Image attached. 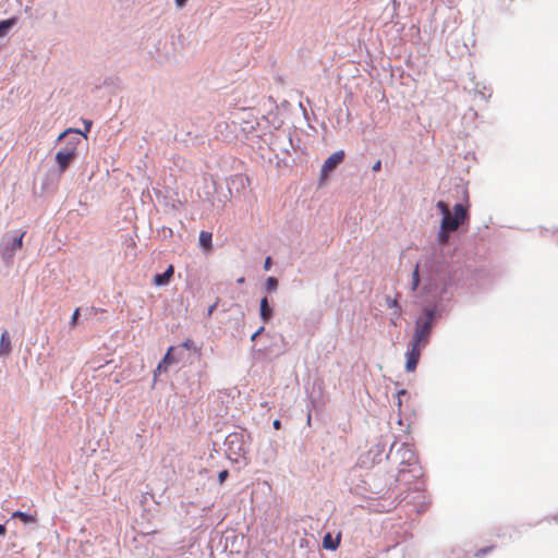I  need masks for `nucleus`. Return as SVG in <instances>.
Listing matches in <instances>:
<instances>
[{
	"mask_svg": "<svg viewBox=\"0 0 558 558\" xmlns=\"http://www.w3.org/2000/svg\"><path fill=\"white\" fill-rule=\"evenodd\" d=\"M436 207L442 216L437 240L444 245L449 241V233L457 231L461 225L469 220V205L456 204L453 213H451L449 204L444 201H438Z\"/></svg>",
	"mask_w": 558,
	"mask_h": 558,
	"instance_id": "nucleus-1",
	"label": "nucleus"
},
{
	"mask_svg": "<svg viewBox=\"0 0 558 558\" xmlns=\"http://www.w3.org/2000/svg\"><path fill=\"white\" fill-rule=\"evenodd\" d=\"M435 308H426L415 322V329L411 342L426 347L433 330Z\"/></svg>",
	"mask_w": 558,
	"mask_h": 558,
	"instance_id": "nucleus-2",
	"label": "nucleus"
},
{
	"mask_svg": "<svg viewBox=\"0 0 558 558\" xmlns=\"http://www.w3.org/2000/svg\"><path fill=\"white\" fill-rule=\"evenodd\" d=\"M25 233V231H21L19 234H15L11 240L8 236L3 238L2 243L0 245V253L3 259H12L15 252L22 248L23 238Z\"/></svg>",
	"mask_w": 558,
	"mask_h": 558,
	"instance_id": "nucleus-3",
	"label": "nucleus"
},
{
	"mask_svg": "<svg viewBox=\"0 0 558 558\" xmlns=\"http://www.w3.org/2000/svg\"><path fill=\"white\" fill-rule=\"evenodd\" d=\"M425 347L423 345H420V344H416L414 342H409V348H408V351H407V363H405V369L408 372H414L417 364H418V361H420V357H421V354H422V350L424 349Z\"/></svg>",
	"mask_w": 558,
	"mask_h": 558,
	"instance_id": "nucleus-4",
	"label": "nucleus"
},
{
	"mask_svg": "<svg viewBox=\"0 0 558 558\" xmlns=\"http://www.w3.org/2000/svg\"><path fill=\"white\" fill-rule=\"evenodd\" d=\"M75 156L76 153L74 146L65 147L64 149H61L56 154V161L61 172H64L66 170V168L73 161Z\"/></svg>",
	"mask_w": 558,
	"mask_h": 558,
	"instance_id": "nucleus-5",
	"label": "nucleus"
},
{
	"mask_svg": "<svg viewBox=\"0 0 558 558\" xmlns=\"http://www.w3.org/2000/svg\"><path fill=\"white\" fill-rule=\"evenodd\" d=\"M344 158V151L339 150L330 155L324 162L322 167V177H327L331 171H333L340 162H342Z\"/></svg>",
	"mask_w": 558,
	"mask_h": 558,
	"instance_id": "nucleus-6",
	"label": "nucleus"
},
{
	"mask_svg": "<svg viewBox=\"0 0 558 558\" xmlns=\"http://www.w3.org/2000/svg\"><path fill=\"white\" fill-rule=\"evenodd\" d=\"M174 274V267L172 265H169V267L166 269L163 274H156L153 278V282L157 287L167 286L169 284L171 278Z\"/></svg>",
	"mask_w": 558,
	"mask_h": 558,
	"instance_id": "nucleus-7",
	"label": "nucleus"
},
{
	"mask_svg": "<svg viewBox=\"0 0 558 558\" xmlns=\"http://www.w3.org/2000/svg\"><path fill=\"white\" fill-rule=\"evenodd\" d=\"M341 541V533H338L336 536H332L330 533H327L323 538V547L328 550H336Z\"/></svg>",
	"mask_w": 558,
	"mask_h": 558,
	"instance_id": "nucleus-8",
	"label": "nucleus"
},
{
	"mask_svg": "<svg viewBox=\"0 0 558 558\" xmlns=\"http://www.w3.org/2000/svg\"><path fill=\"white\" fill-rule=\"evenodd\" d=\"M174 350L173 347H170L163 356V359L159 362L156 371H155V377L157 376V373L167 372L168 366L173 364L175 360L172 357L171 353Z\"/></svg>",
	"mask_w": 558,
	"mask_h": 558,
	"instance_id": "nucleus-9",
	"label": "nucleus"
},
{
	"mask_svg": "<svg viewBox=\"0 0 558 558\" xmlns=\"http://www.w3.org/2000/svg\"><path fill=\"white\" fill-rule=\"evenodd\" d=\"M12 352L11 340L8 330H4L0 337V355L8 356Z\"/></svg>",
	"mask_w": 558,
	"mask_h": 558,
	"instance_id": "nucleus-10",
	"label": "nucleus"
},
{
	"mask_svg": "<svg viewBox=\"0 0 558 558\" xmlns=\"http://www.w3.org/2000/svg\"><path fill=\"white\" fill-rule=\"evenodd\" d=\"M260 318L264 323H267L272 317V308L268 304L267 298H263L260 301Z\"/></svg>",
	"mask_w": 558,
	"mask_h": 558,
	"instance_id": "nucleus-11",
	"label": "nucleus"
},
{
	"mask_svg": "<svg viewBox=\"0 0 558 558\" xmlns=\"http://www.w3.org/2000/svg\"><path fill=\"white\" fill-rule=\"evenodd\" d=\"M16 17L0 21V38L4 37L8 32L16 24Z\"/></svg>",
	"mask_w": 558,
	"mask_h": 558,
	"instance_id": "nucleus-12",
	"label": "nucleus"
},
{
	"mask_svg": "<svg viewBox=\"0 0 558 558\" xmlns=\"http://www.w3.org/2000/svg\"><path fill=\"white\" fill-rule=\"evenodd\" d=\"M211 238H213V234L208 231H201L199 233V245L205 250V251H210L211 250Z\"/></svg>",
	"mask_w": 558,
	"mask_h": 558,
	"instance_id": "nucleus-13",
	"label": "nucleus"
},
{
	"mask_svg": "<svg viewBox=\"0 0 558 558\" xmlns=\"http://www.w3.org/2000/svg\"><path fill=\"white\" fill-rule=\"evenodd\" d=\"M12 517L20 519L24 523H33V522L36 521V517L35 515H32V514H28V513H25V512H22V511H15L12 514Z\"/></svg>",
	"mask_w": 558,
	"mask_h": 558,
	"instance_id": "nucleus-14",
	"label": "nucleus"
},
{
	"mask_svg": "<svg viewBox=\"0 0 558 558\" xmlns=\"http://www.w3.org/2000/svg\"><path fill=\"white\" fill-rule=\"evenodd\" d=\"M420 286V265L416 264L412 274L411 289L416 291Z\"/></svg>",
	"mask_w": 558,
	"mask_h": 558,
	"instance_id": "nucleus-15",
	"label": "nucleus"
},
{
	"mask_svg": "<svg viewBox=\"0 0 558 558\" xmlns=\"http://www.w3.org/2000/svg\"><path fill=\"white\" fill-rule=\"evenodd\" d=\"M387 306L389 308H393L395 310L396 318L400 317V315H401V306H400V304H399L397 299L387 298Z\"/></svg>",
	"mask_w": 558,
	"mask_h": 558,
	"instance_id": "nucleus-16",
	"label": "nucleus"
},
{
	"mask_svg": "<svg viewBox=\"0 0 558 558\" xmlns=\"http://www.w3.org/2000/svg\"><path fill=\"white\" fill-rule=\"evenodd\" d=\"M278 288V280L277 278L275 277H268L266 279V289L269 291V292H272V291H276Z\"/></svg>",
	"mask_w": 558,
	"mask_h": 558,
	"instance_id": "nucleus-17",
	"label": "nucleus"
},
{
	"mask_svg": "<svg viewBox=\"0 0 558 558\" xmlns=\"http://www.w3.org/2000/svg\"><path fill=\"white\" fill-rule=\"evenodd\" d=\"M78 316H80V308L77 307L74 310L72 317H71V322H70L71 328L76 326Z\"/></svg>",
	"mask_w": 558,
	"mask_h": 558,
	"instance_id": "nucleus-18",
	"label": "nucleus"
},
{
	"mask_svg": "<svg viewBox=\"0 0 558 558\" xmlns=\"http://www.w3.org/2000/svg\"><path fill=\"white\" fill-rule=\"evenodd\" d=\"M229 476V472L228 470H222L219 474H218V481H219V484H223L225 481L228 478Z\"/></svg>",
	"mask_w": 558,
	"mask_h": 558,
	"instance_id": "nucleus-19",
	"label": "nucleus"
},
{
	"mask_svg": "<svg viewBox=\"0 0 558 558\" xmlns=\"http://www.w3.org/2000/svg\"><path fill=\"white\" fill-rule=\"evenodd\" d=\"M70 132H75V133H80L82 134L84 137H87V135L85 133H82L80 130H72V129H69L66 131H64L63 133H61V135L59 136V140L63 138L68 133Z\"/></svg>",
	"mask_w": 558,
	"mask_h": 558,
	"instance_id": "nucleus-20",
	"label": "nucleus"
},
{
	"mask_svg": "<svg viewBox=\"0 0 558 558\" xmlns=\"http://www.w3.org/2000/svg\"><path fill=\"white\" fill-rule=\"evenodd\" d=\"M492 549H493V547H485V548H481V549H478V550L475 553V556H476V557L483 556V555H485V554L489 553Z\"/></svg>",
	"mask_w": 558,
	"mask_h": 558,
	"instance_id": "nucleus-21",
	"label": "nucleus"
},
{
	"mask_svg": "<svg viewBox=\"0 0 558 558\" xmlns=\"http://www.w3.org/2000/svg\"><path fill=\"white\" fill-rule=\"evenodd\" d=\"M182 347L187 349V350H191L194 348V341L191 340V339H186L183 343H182Z\"/></svg>",
	"mask_w": 558,
	"mask_h": 558,
	"instance_id": "nucleus-22",
	"label": "nucleus"
},
{
	"mask_svg": "<svg viewBox=\"0 0 558 558\" xmlns=\"http://www.w3.org/2000/svg\"><path fill=\"white\" fill-rule=\"evenodd\" d=\"M270 267H271V257H269V256H268V257H266V259H265V263H264V269H265V270H269V269H270Z\"/></svg>",
	"mask_w": 558,
	"mask_h": 558,
	"instance_id": "nucleus-23",
	"label": "nucleus"
},
{
	"mask_svg": "<svg viewBox=\"0 0 558 558\" xmlns=\"http://www.w3.org/2000/svg\"><path fill=\"white\" fill-rule=\"evenodd\" d=\"M373 171L374 172H378L380 169H381V161L380 160H377L373 167H372Z\"/></svg>",
	"mask_w": 558,
	"mask_h": 558,
	"instance_id": "nucleus-24",
	"label": "nucleus"
},
{
	"mask_svg": "<svg viewBox=\"0 0 558 558\" xmlns=\"http://www.w3.org/2000/svg\"><path fill=\"white\" fill-rule=\"evenodd\" d=\"M187 0H175V4L178 8H183L186 4Z\"/></svg>",
	"mask_w": 558,
	"mask_h": 558,
	"instance_id": "nucleus-25",
	"label": "nucleus"
},
{
	"mask_svg": "<svg viewBox=\"0 0 558 558\" xmlns=\"http://www.w3.org/2000/svg\"><path fill=\"white\" fill-rule=\"evenodd\" d=\"M272 426L275 429H280L281 428V422L279 420H275L274 423H272Z\"/></svg>",
	"mask_w": 558,
	"mask_h": 558,
	"instance_id": "nucleus-26",
	"label": "nucleus"
},
{
	"mask_svg": "<svg viewBox=\"0 0 558 558\" xmlns=\"http://www.w3.org/2000/svg\"><path fill=\"white\" fill-rule=\"evenodd\" d=\"M264 330V327H260L253 336H252V340H255L257 336H259L262 333V331Z\"/></svg>",
	"mask_w": 558,
	"mask_h": 558,
	"instance_id": "nucleus-27",
	"label": "nucleus"
},
{
	"mask_svg": "<svg viewBox=\"0 0 558 558\" xmlns=\"http://www.w3.org/2000/svg\"><path fill=\"white\" fill-rule=\"evenodd\" d=\"M7 530L3 524H0V536H3L5 534Z\"/></svg>",
	"mask_w": 558,
	"mask_h": 558,
	"instance_id": "nucleus-28",
	"label": "nucleus"
},
{
	"mask_svg": "<svg viewBox=\"0 0 558 558\" xmlns=\"http://www.w3.org/2000/svg\"><path fill=\"white\" fill-rule=\"evenodd\" d=\"M217 304H214L209 307L208 310V315H211V313L214 312L215 307H216Z\"/></svg>",
	"mask_w": 558,
	"mask_h": 558,
	"instance_id": "nucleus-29",
	"label": "nucleus"
},
{
	"mask_svg": "<svg viewBox=\"0 0 558 558\" xmlns=\"http://www.w3.org/2000/svg\"><path fill=\"white\" fill-rule=\"evenodd\" d=\"M86 132H88L90 130V126H92V122H86Z\"/></svg>",
	"mask_w": 558,
	"mask_h": 558,
	"instance_id": "nucleus-30",
	"label": "nucleus"
},
{
	"mask_svg": "<svg viewBox=\"0 0 558 558\" xmlns=\"http://www.w3.org/2000/svg\"><path fill=\"white\" fill-rule=\"evenodd\" d=\"M243 282H244V278L243 277L238 279V283H243Z\"/></svg>",
	"mask_w": 558,
	"mask_h": 558,
	"instance_id": "nucleus-31",
	"label": "nucleus"
},
{
	"mask_svg": "<svg viewBox=\"0 0 558 558\" xmlns=\"http://www.w3.org/2000/svg\"><path fill=\"white\" fill-rule=\"evenodd\" d=\"M405 393H407V391H405V390H403V389H402V390H400V391L398 392V395H399V396H401V395H405Z\"/></svg>",
	"mask_w": 558,
	"mask_h": 558,
	"instance_id": "nucleus-32",
	"label": "nucleus"
}]
</instances>
